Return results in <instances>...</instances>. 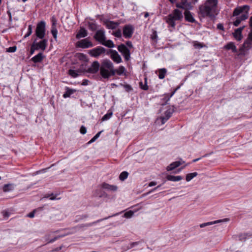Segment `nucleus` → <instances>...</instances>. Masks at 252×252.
I'll return each instance as SVG.
<instances>
[{"mask_svg":"<svg viewBox=\"0 0 252 252\" xmlns=\"http://www.w3.org/2000/svg\"><path fill=\"white\" fill-rule=\"evenodd\" d=\"M250 7L248 5H245L242 6H240L236 8L233 11V15L234 16H238L240 14H244L247 13L249 14V11Z\"/></svg>","mask_w":252,"mask_h":252,"instance_id":"6e6552de","label":"nucleus"},{"mask_svg":"<svg viewBox=\"0 0 252 252\" xmlns=\"http://www.w3.org/2000/svg\"><path fill=\"white\" fill-rule=\"evenodd\" d=\"M106 27L108 29L114 30L117 28L119 24L114 21H108L105 23Z\"/></svg>","mask_w":252,"mask_h":252,"instance_id":"bb28decb","label":"nucleus"},{"mask_svg":"<svg viewBox=\"0 0 252 252\" xmlns=\"http://www.w3.org/2000/svg\"><path fill=\"white\" fill-rule=\"evenodd\" d=\"M158 77L160 79H163L164 78L165 75L167 72L166 69L163 68L158 70Z\"/></svg>","mask_w":252,"mask_h":252,"instance_id":"2f4dec72","label":"nucleus"},{"mask_svg":"<svg viewBox=\"0 0 252 252\" xmlns=\"http://www.w3.org/2000/svg\"><path fill=\"white\" fill-rule=\"evenodd\" d=\"M173 110L170 109L166 111L164 116L161 117L162 124H164L172 116Z\"/></svg>","mask_w":252,"mask_h":252,"instance_id":"f3484780","label":"nucleus"},{"mask_svg":"<svg viewBox=\"0 0 252 252\" xmlns=\"http://www.w3.org/2000/svg\"><path fill=\"white\" fill-rule=\"evenodd\" d=\"M88 35V32L87 30L83 27H81L78 32L76 35V37L77 39H80L82 37H86Z\"/></svg>","mask_w":252,"mask_h":252,"instance_id":"aec40b11","label":"nucleus"},{"mask_svg":"<svg viewBox=\"0 0 252 252\" xmlns=\"http://www.w3.org/2000/svg\"><path fill=\"white\" fill-rule=\"evenodd\" d=\"M88 25H89V28L91 31H94L97 29V26H96V24H95L94 23L89 22Z\"/></svg>","mask_w":252,"mask_h":252,"instance_id":"79ce46f5","label":"nucleus"},{"mask_svg":"<svg viewBox=\"0 0 252 252\" xmlns=\"http://www.w3.org/2000/svg\"><path fill=\"white\" fill-rule=\"evenodd\" d=\"M248 17H249V14L247 13H245L244 14H241L240 17L239 18H237V19L233 22V25L236 27L238 26L242 21H244V20L248 19Z\"/></svg>","mask_w":252,"mask_h":252,"instance_id":"412c9836","label":"nucleus"},{"mask_svg":"<svg viewBox=\"0 0 252 252\" xmlns=\"http://www.w3.org/2000/svg\"><path fill=\"white\" fill-rule=\"evenodd\" d=\"M166 179L168 181H171L173 182H177L183 179V178L181 176H174L171 175H167L166 177Z\"/></svg>","mask_w":252,"mask_h":252,"instance_id":"a878e982","label":"nucleus"},{"mask_svg":"<svg viewBox=\"0 0 252 252\" xmlns=\"http://www.w3.org/2000/svg\"><path fill=\"white\" fill-rule=\"evenodd\" d=\"M184 161H183L182 162L180 161H176L175 162H173L171 163L169 166L167 167V171H172L175 169L176 168L179 167L180 165H181L182 163H184Z\"/></svg>","mask_w":252,"mask_h":252,"instance_id":"4be33fe9","label":"nucleus"},{"mask_svg":"<svg viewBox=\"0 0 252 252\" xmlns=\"http://www.w3.org/2000/svg\"><path fill=\"white\" fill-rule=\"evenodd\" d=\"M138 244H139L138 242H135L131 243L125 247V250L126 251L127 250H129V249L133 248L135 246L138 245Z\"/></svg>","mask_w":252,"mask_h":252,"instance_id":"58836bf2","label":"nucleus"},{"mask_svg":"<svg viewBox=\"0 0 252 252\" xmlns=\"http://www.w3.org/2000/svg\"><path fill=\"white\" fill-rule=\"evenodd\" d=\"M48 168H46V169H42V170H39V171H38L36 172V174H39V173H40L41 172H45V171Z\"/></svg>","mask_w":252,"mask_h":252,"instance_id":"69168bd1","label":"nucleus"},{"mask_svg":"<svg viewBox=\"0 0 252 252\" xmlns=\"http://www.w3.org/2000/svg\"><path fill=\"white\" fill-rule=\"evenodd\" d=\"M244 26H243L242 27H240L236 29L234 32L233 33V36L236 40L240 41V40L242 39V32L244 29Z\"/></svg>","mask_w":252,"mask_h":252,"instance_id":"dca6fc26","label":"nucleus"},{"mask_svg":"<svg viewBox=\"0 0 252 252\" xmlns=\"http://www.w3.org/2000/svg\"><path fill=\"white\" fill-rule=\"evenodd\" d=\"M160 186H161V185H159V186H157V187L153 189L150 191H149V193H151V192H154V191H156Z\"/></svg>","mask_w":252,"mask_h":252,"instance_id":"0e129e2a","label":"nucleus"},{"mask_svg":"<svg viewBox=\"0 0 252 252\" xmlns=\"http://www.w3.org/2000/svg\"><path fill=\"white\" fill-rule=\"evenodd\" d=\"M100 65L98 61L94 62L91 66L88 68L87 72L91 73H96L100 69Z\"/></svg>","mask_w":252,"mask_h":252,"instance_id":"4468645a","label":"nucleus"},{"mask_svg":"<svg viewBox=\"0 0 252 252\" xmlns=\"http://www.w3.org/2000/svg\"><path fill=\"white\" fill-rule=\"evenodd\" d=\"M144 84H143L141 81L139 83V86L141 89L144 91H147L149 89V87L147 85V78L146 77L144 78Z\"/></svg>","mask_w":252,"mask_h":252,"instance_id":"c756f323","label":"nucleus"},{"mask_svg":"<svg viewBox=\"0 0 252 252\" xmlns=\"http://www.w3.org/2000/svg\"><path fill=\"white\" fill-rule=\"evenodd\" d=\"M77 46L82 48H88L94 46L92 42L89 41L88 38L81 40L76 43Z\"/></svg>","mask_w":252,"mask_h":252,"instance_id":"9b49d317","label":"nucleus"},{"mask_svg":"<svg viewBox=\"0 0 252 252\" xmlns=\"http://www.w3.org/2000/svg\"><path fill=\"white\" fill-rule=\"evenodd\" d=\"M80 132L82 134H85L87 132L86 128L84 126H82L80 129Z\"/></svg>","mask_w":252,"mask_h":252,"instance_id":"5fc2aeb1","label":"nucleus"},{"mask_svg":"<svg viewBox=\"0 0 252 252\" xmlns=\"http://www.w3.org/2000/svg\"><path fill=\"white\" fill-rule=\"evenodd\" d=\"M34 52H35V51L34 50V49L33 48H31L30 54L32 55L34 53Z\"/></svg>","mask_w":252,"mask_h":252,"instance_id":"338daca9","label":"nucleus"},{"mask_svg":"<svg viewBox=\"0 0 252 252\" xmlns=\"http://www.w3.org/2000/svg\"><path fill=\"white\" fill-rule=\"evenodd\" d=\"M93 196L99 198H106L108 197L107 193L104 191V189H102L100 187V185L98 187V188L94 190L93 192Z\"/></svg>","mask_w":252,"mask_h":252,"instance_id":"9d476101","label":"nucleus"},{"mask_svg":"<svg viewBox=\"0 0 252 252\" xmlns=\"http://www.w3.org/2000/svg\"><path fill=\"white\" fill-rule=\"evenodd\" d=\"M51 21H52V28H56L57 21L56 18L55 17V16H53L52 17Z\"/></svg>","mask_w":252,"mask_h":252,"instance_id":"8fccbe9b","label":"nucleus"},{"mask_svg":"<svg viewBox=\"0 0 252 252\" xmlns=\"http://www.w3.org/2000/svg\"><path fill=\"white\" fill-rule=\"evenodd\" d=\"M183 18L182 12L178 9H175L168 16L166 22L168 25L174 28L176 24V21H181Z\"/></svg>","mask_w":252,"mask_h":252,"instance_id":"20e7f679","label":"nucleus"},{"mask_svg":"<svg viewBox=\"0 0 252 252\" xmlns=\"http://www.w3.org/2000/svg\"><path fill=\"white\" fill-rule=\"evenodd\" d=\"M247 234H241L239 235V239L240 241H245L247 238Z\"/></svg>","mask_w":252,"mask_h":252,"instance_id":"603ef678","label":"nucleus"},{"mask_svg":"<svg viewBox=\"0 0 252 252\" xmlns=\"http://www.w3.org/2000/svg\"><path fill=\"white\" fill-rule=\"evenodd\" d=\"M126 45L130 48H132L133 47L132 42L130 41H126Z\"/></svg>","mask_w":252,"mask_h":252,"instance_id":"052dcab7","label":"nucleus"},{"mask_svg":"<svg viewBox=\"0 0 252 252\" xmlns=\"http://www.w3.org/2000/svg\"><path fill=\"white\" fill-rule=\"evenodd\" d=\"M100 187L102 189H104L110 191H116L118 189V187L117 186L111 185L105 182L102 183L100 185Z\"/></svg>","mask_w":252,"mask_h":252,"instance_id":"2eb2a0df","label":"nucleus"},{"mask_svg":"<svg viewBox=\"0 0 252 252\" xmlns=\"http://www.w3.org/2000/svg\"><path fill=\"white\" fill-rule=\"evenodd\" d=\"M51 33L55 39L57 40V34H58V30L56 28H52L51 29Z\"/></svg>","mask_w":252,"mask_h":252,"instance_id":"a19ab883","label":"nucleus"},{"mask_svg":"<svg viewBox=\"0 0 252 252\" xmlns=\"http://www.w3.org/2000/svg\"><path fill=\"white\" fill-rule=\"evenodd\" d=\"M101 44L108 48H113L115 47V45L111 40H106L105 39Z\"/></svg>","mask_w":252,"mask_h":252,"instance_id":"7c9ffc66","label":"nucleus"},{"mask_svg":"<svg viewBox=\"0 0 252 252\" xmlns=\"http://www.w3.org/2000/svg\"><path fill=\"white\" fill-rule=\"evenodd\" d=\"M50 196H51V197L50 198V200H53L56 199V197L54 196L53 194H46V195L45 196V198H48V197H50Z\"/></svg>","mask_w":252,"mask_h":252,"instance_id":"6e6d98bb","label":"nucleus"},{"mask_svg":"<svg viewBox=\"0 0 252 252\" xmlns=\"http://www.w3.org/2000/svg\"><path fill=\"white\" fill-rule=\"evenodd\" d=\"M36 36L40 39H43L45 35V22L41 21L37 25L35 30Z\"/></svg>","mask_w":252,"mask_h":252,"instance_id":"39448f33","label":"nucleus"},{"mask_svg":"<svg viewBox=\"0 0 252 252\" xmlns=\"http://www.w3.org/2000/svg\"><path fill=\"white\" fill-rule=\"evenodd\" d=\"M221 221H222L221 220H216V221H210V222H206V223H203L200 224V227L201 228H203V227H204L208 225H212V224H216L217 223L221 222Z\"/></svg>","mask_w":252,"mask_h":252,"instance_id":"72a5a7b5","label":"nucleus"},{"mask_svg":"<svg viewBox=\"0 0 252 252\" xmlns=\"http://www.w3.org/2000/svg\"><path fill=\"white\" fill-rule=\"evenodd\" d=\"M109 52L111 53L110 57L115 63H119L122 62V60L120 55L116 51L110 50Z\"/></svg>","mask_w":252,"mask_h":252,"instance_id":"ddd939ff","label":"nucleus"},{"mask_svg":"<svg viewBox=\"0 0 252 252\" xmlns=\"http://www.w3.org/2000/svg\"><path fill=\"white\" fill-rule=\"evenodd\" d=\"M13 189V185L10 184H5L3 187V190L4 192H8L12 190Z\"/></svg>","mask_w":252,"mask_h":252,"instance_id":"c9c22d12","label":"nucleus"},{"mask_svg":"<svg viewBox=\"0 0 252 252\" xmlns=\"http://www.w3.org/2000/svg\"><path fill=\"white\" fill-rule=\"evenodd\" d=\"M128 175V173L127 171H123L120 174L119 179L121 181H123L127 178Z\"/></svg>","mask_w":252,"mask_h":252,"instance_id":"e433bc0d","label":"nucleus"},{"mask_svg":"<svg viewBox=\"0 0 252 252\" xmlns=\"http://www.w3.org/2000/svg\"><path fill=\"white\" fill-rule=\"evenodd\" d=\"M123 86L127 92H130L133 90L132 87L129 84H125L123 85Z\"/></svg>","mask_w":252,"mask_h":252,"instance_id":"49530a36","label":"nucleus"},{"mask_svg":"<svg viewBox=\"0 0 252 252\" xmlns=\"http://www.w3.org/2000/svg\"><path fill=\"white\" fill-rule=\"evenodd\" d=\"M113 35L117 37H121L122 36V32L120 30H118L113 33Z\"/></svg>","mask_w":252,"mask_h":252,"instance_id":"3c124183","label":"nucleus"},{"mask_svg":"<svg viewBox=\"0 0 252 252\" xmlns=\"http://www.w3.org/2000/svg\"><path fill=\"white\" fill-rule=\"evenodd\" d=\"M157 184V183L156 182L152 181V182H151L149 184V187H152V186H156Z\"/></svg>","mask_w":252,"mask_h":252,"instance_id":"680f3d73","label":"nucleus"},{"mask_svg":"<svg viewBox=\"0 0 252 252\" xmlns=\"http://www.w3.org/2000/svg\"><path fill=\"white\" fill-rule=\"evenodd\" d=\"M179 88L180 87H178L170 94H164V96L162 98V100L164 101V103L162 104L163 105H166L167 103V102L170 100V98L174 94L175 92L179 89Z\"/></svg>","mask_w":252,"mask_h":252,"instance_id":"a211bd4d","label":"nucleus"},{"mask_svg":"<svg viewBox=\"0 0 252 252\" xmlns=\"http://www.w3.org/2000/svg\"><path fill=\"white\" fill-rule=\"evenodd\" d=\"M65 90H66V91H65V93L63 94V97L64 98L70 97V96L72 94H73L74 93H75L76 92L75 90L70 89L68 87H66Z\"/></svg>","mask_w":252,"mask_h":252,"instance_id":"c85d7f7f","label":"nucleus"},{"mask_svg":"<svg viewBox=\"0 0 252 252\" xmlns=\"http://www.w3.org/2000/svg\"><path fill=\"white\" fill-rule=\"evenodd\" d=\"M94 38L100 44L106 39L105 32L103 30H99L96 31L94 35Z\"/></svg>","mask_w":252,"mask_h":252,"instance_id":"f8f14e48","label":"nucleus"},{"mask_svg":"<svg viewBox=\"0 0 252 252\" xmlns=\"http://www.w3.org/2000/svg\"><path fill=\"white\" fill-rule=\"evenodd\" d=\"M134 28L131 25H126L123 28V33L126 38H130L134 32Z\"/></svg>","mask_w":252,"mask_h":252,"instance_id":"0eeeda50","label":"nucleus"},{"mask_svg":"<svg viewBox=\"0 0 252 252\" xmlns=\"http://www.w3.org/2000/svg\"><path fill=\"white\" fill-rule=\"evenodd\" d=\"M194 46L195 47V48H202L203 46L202 45H201V43H198V42L197 41H195L193 44Z\"/></svg>","mask_w":252,"mask_h":252,"instance_id":"4d7b16f0","label":"nucleus"},{"mask_svg":"<svg viewBox=\"0 0 252 252\" xmlns=\"http://www.w3.org/2000/svg\"><path fill=\"white\" fill-rule=\"evenodd\" d=\"M44 58V56L42 53H39L37 55L33 57L31 61L34 63H40Z\"/></svg>","mask_w":252,"mask_h":252,"instance_id":"5701e85b","label":"nucleus"},{"mask_svg":"<svg viewBox=\"0 0 252 252\" xmlns=\"http://www.w3.org/2000/svg\"><path fill=\"white\" fill-rule=\"evenodd\" d=\"M100 74L104 79H108L111 76H114L113 63L109 60H104L100 65Z\"/></svg>","mask_w":252,"mask_h":252,"instance_id":"7ed1b4c3","label":"nucleus"},{"mask_svg":"<svg viewBox=\"0 0 252 252\" xmlns=\"http://www.w3.org/2000/svg\"><path fill=\"white\" fill-rule=\"evenodd\" d=\"M133 212L132 211H129L125 213L124 215V217L126 218H130L133 215Z\"/></svg>","mask_w":252,"mask_h":252,"instance_id":"c03bdc74","label":"nucleus"},{"mask_svg":"<svg viewBox=\"0 0 252 252\" xmlns=\"http://www.w3.org/2000/svg\"><path fill=\"white\" fill-rule=\"evenodd\" d=\"M251 27L252 28L251 32L249 34V37L247 40L245 41L243 44L244 48L247 49H249L251 48L252 43V27Z\"/></svg>","mask_w":252,"mask_h":252,"instance_id":"6ab92c4d","label":"nucleus"},{"mask_svg":"<svg viewBox=\"0 0 252 252\" xmlns=\"http://www.w3.org/2000/svg\"><path fill=\"white\" fill-rule=\"evenodd\" d=\"M151 38L154 41H157L158 38L157 32L156 31L153 32L152 34L151 35Z\"/></svg>","mask_w":252,"mask_h":252,"instance_id":"a18cd8bd","label":"nucleus"},{"mask_svg":"<svg viewBox=\"0 0 252 252\" xmlns=\"http://www.w3.org/2000/svg\"><path fill=\"white\" fill-rule=\"evenodd\" d=\"M250 27H252V16L251 17L250 19Z\"/></svg>","mask_w":252,"mask_h":252,"instance_id":"774afa93","label":"nucleus"},{"mask_svg":"<svg viewBox=\"0 0 252 252\" xmlns=\"http://www.w3.org/2000/svg\"><path fill=\"white\" fill-rule=\"evenodd\" d=\"M197 175V172H193L188 174L186 175V180L187 182L190 181L191 179H192L194 177H196Z\"/></svg>","mask_w":252,"mask_h":252,"instance_id":"f704fd0d","label":"nucleus"},{"mask_svg":"<svg viewBox=\"0 0 252 252\" xmlns=\"http://www.w3.org/2000/svg\"><path fill=\"white\" fill-rule=\"evenodd\" d=\"M36 39H35L34 41H33V43L31 45V48H33L34 49V50L35 51V50H37L39 49V48H38L37 45H36Z\"/></svg>","mask_w":252,"mask_h":252,"instance_id":"864d4df0","label":"nucleus"},{"mask_svg":"<svg viewBox=\"0 0 252 252\" xmlns=\"http://www.w3.org/2000/svg\"><path fill=\"white\" fill-rule=\"evenodd\" d=\"M59 237H55V238H54L53 239H51L50 240H49V241L48 242V243H53L55 241H56V240H57L58 239Z\"/></svg>","mask_w":252,"mask_h":252,"instance_id":"e2e57ef3","label":"nucleus"},{"mask_svg":"<svg viewBox=\"0 0 252 252\" xmlns=\"http://www.w3.org/2000/svg\"><path fill=\"white\" fill-rule=\"evenodd\" d=\"M35 210H34L32 212H31L30 213H29L27 216L30 218H32L34 217V214H35Z\"/></svg>","mask_w":252,"mask_h":252,"instance_id":"bf43d9fd","label":"nucleus"},{"mask_svg":"<svg viewBox=\"0 0 252 252\" xmlns=\"http://www.w3.org/2000/svg\"><path fill=\"white\" fill-rule=\"evenodd\" d=\"M113 70L115 73V75L116 74L118 75H122L123 74H126V69L124 66L121 65L120 66L118 69H115L114 68V66H113Z\"/></svg>","mask_w":252,"mask_h":252,"instance_id":"b1692460","label":"nucleus"},{"mask_svg":"<svg viewBox=\"0 0 252 252\" xmlns=\"http://www.w3.org/2000/svg\"><path fill=\"white\" fill-rule=\"evenodd\" d=\"M32 25H30L28 26V31L27 33L25 34L24 36V38H26L27 37L29 36L32 33Z\"/></svg>","mask_w":252,"mask_h":252,"instance_id":"37998d69","label":"nucleus"},{"mask_svg":"<svg viewBox=\"0 0 252 252\" xmlns=\"http://www.w3.org/2000/svg\"><path fill=\"white\" fill-rule=\"evenodd\" d=\"M110 217H111V216H109V217H108L107 218H105L104 219L98 220L97 221H94V222L93 223H90L87 224L86 225V226H92L94 224H95V223H96L97 222H100V221H102L103 220H106V219H108V218H109Z\"/></svg>","mask_w":252,"mask_h":252,"instance_id":"de8ad7c7","label":"nucleus"},{"mask_svg":"<svg viewBox=\"0 0 252 252\" xmlns=\"http://www.w3.org/2000/svg\"><path fill=\"white\" fill-rule=\"evenodd\" d=\"M102 132V131H100L98 132L97 134H95V136H94L88 142V144H91L92 143L94 142L100 136V133Z\"/></svg>","mask_w":252,"mask_h":252,"instance_id":"ea45409f","label":"nucleus"},{"mask_svg":"<svg viewBox=\"0 0 252 252\" xmlns=\"http://www.w3.org/2000/svg\"><path fill=\"white\" fill-rule=\"evenodd\" d=\"M171 3H176V6L178 8L185 9L184 12L185 18L187 21L194 23L195 20L193 18L191 13L188 11V9H191L192 7L190 2H188V0H168Z\"/></svg>","mask_w":252,"mask_h":252,"instance_id":"f03ea898","label":"nucleus"},{"mask_svg":"<svg viewBox=\"0 0 252 252\" xmlns=\"http://www.w3.org/2000/svg\"><path fill=\"white\" fill-rule=\"evenodd\" d=\"M17 47L15 46L10 47L7 49L6 51L10 53H14L16 51Z\"/></svg>","mask_w":252,"mask_h":252,"instance_id":"09e8293b","label":"nucleus"},{"mask_svg":"<svg viewBox=\"0 0 252 252\" xmlns=\"http://www.w3.org/2000/svg\"><path fill=\"white\" fill-rule=\"evenodd\" d=\"M218 0H205L199 6V14L203 17L213 18L216 13Z\"/></svg>","mask_w":252,"mask_h":252,"instance_id":"f257e3e1","label":"nucleus"},{"mask_svg":"<svg viewBox=\"0 0 252 252\" xmlns=\"http://www.w3.org/2000/svg\"><path fill=\"white\" fill-rule=\"evenodd\" d=\"M217 29L221 31H224L223 25L222 24H218L217 25Z\"/></svg>","mask_w":252,"mask_h":252,"instance_id":"13d9d810","label":"nucleus"},{"mask_svg":"<svg viewBox=\"0 0 252 252\" xmlns=\"http://www.w3.org/2000/svg\"><path fill=\"white\" fill-rule=\"evenodd\" d=\"M224 48L226 50H231L234 53H236L237 52L236 47L232 42H229L226 45H225L224 47Z\"/></svg>","mask_w":252,"mask_h":252,"instance_id":"cd10ccee","label":"nucleus"},{"mask_svg":"<svg viewBox=\"0 0 252 252\" xmlns=\"http://www.w3.org/2000/svg\"><path fill=\"white\" fill-rule=\"evenodd\" d=\"M106 50L101 46H98L91 50L89 51L90 55L94 57L97 58L101 54L105 53Z\"/></svg>","mask_w":252,"mask_h":252,"instance_id":"1a4fd4ad","label":"nucleus"},{"mask_svg":"<svg viewBox=\"0 0 252 252\" xmlns=\"http://www.w3.org/2000/svg\"><path fill=\"white\" fill-rule=\"evenodd\" d=\"M80 71L79 70H75L73 69H69L68 70V74L73 78H76L78 77L80 74Z\"/></svg>","mask_w":252,"mask_h":252,"instance_id":"473e14b6","label":"nucleus"},{"mask_svg":"<svg viewBox=\"0 0 252 252\" xmlns=\"http://www.w3.org/2000/svg\"><path fill=\"white\" fill-rule=\"evenodd\" d=\"M118 51L122 54L126 61H128L130 59V50L124 44H121L118 46Z\"/></svg>","mask_w":252,"mask_h":252,"instance_id":"423d86ee","label":"nucleus"},{"mask_svg":"<svg viewBox=\"0 0 252 252\" xmlns=\"http://www.w3.org/2000/svg\"><path fill=\"white\" fill-rule=\"evenodd\" d=\"M42 40L39 42H36V45L39 49H41L44 51L45 50L47 45V40L45 39H42Z\"/></svg>","mask_w":252,"mask_h":252,"instance_id":"393cba45","label":"nucleus"},{"mask_svg":"<svg viewBox=\"0 0 252 252\" xmlns=\"http://www.w3.org/2000/svg\"><path fill=\"white\" fill-rule=\"evenodd\" d=\"M113 112L112 111H108L107 114L104 115L102 118L101 120L102 121H105L109 120L112 116Z\"/></svg>","mask_w":252,"mask_h":252,"instance_id":"4c0bfd02","label":"nucleus"}]
</instances>
